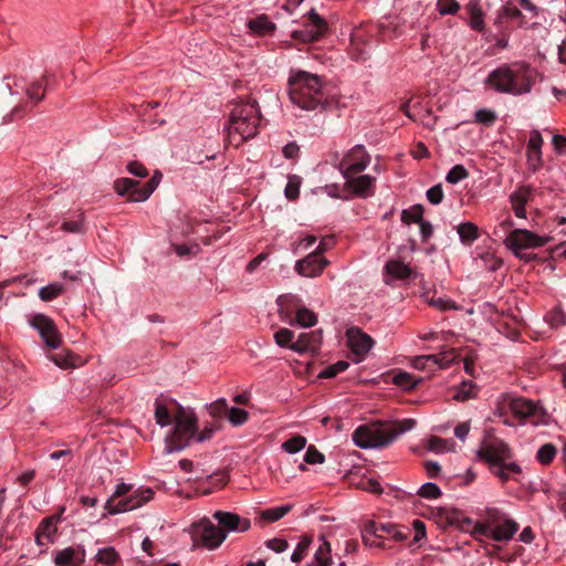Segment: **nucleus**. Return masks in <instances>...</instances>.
Returning a JSON list of instances; mask_svg holds the SVG:
<instances>
[{"label": "nucleus", "instance_id": "nucleus-1", "mask_svg": "<svg viewBox=\"0 0 566 566\" xmlns=\"http://www.w3.org/2000/svg\"><path fill=\"white\" fill-rule=\"evenodd\" d=\"M156 423L174 427L165 437V452L172 453L186 449L197 431L198 418L192 409L182 407L174 399L156 398L154 403Z\"/></svg>", "mask_w": 566, "mask_h": 566}, {"label": "nucleus", "instance_id": "nucleus-2", "mask_svg": "<svg viewBox=\"0 0 566 566\" xmlns=\"http://www.w3.org/2000/svg\"><path fill=\"white\" fill-rule=\"evenodd\" d=\"M289 95L294 105L305 111L323 108L327 101L322 77L306 71H296L290 75Z\"/></svg>", "mask_w": 566, "mask_h": 566}, {"label": "nucleus", "instance_id": "nucleus-3", "mask_svg": "<svg viewBox=\"0 0 566 566\" xmlns=\"http://www.w3.org/2000/svg\"><path fill=\"white\" fill-rule=\"evenodd\" d=\"M417 422L415 419H402L389 422H374L360 426L353 433L354 442L363 448H385L397 437L412 430Z\"/></svg>", "mask_w": 566, "mask_h": 566}, {"label": "nucleus", "instance_id": "nucleus-4", "mask_svg": "<svg viewBox=\"0 0 566 566\" xmlns=\"http://www.w3.org/2000/svg\"><path fill=\"white\" fill-rule=\"evenodd\" d=\"M478 457L489 464L490 471L504 484L513 474L522 472L515 462L506 463L513 457L512 450L502 439L489 434L485 436L478 450Z\"/></svg>", "mask_w": 566, "mask_h": 566}, {"label": "nucleus", "instance_id": "nucleus-5", "mask_svg": "<svg viewBox=\"0 0 566 566\" xmlns=\"http://www.w3.org/2000/svg\"><path fill=\"white\" fill-rule=\"evenodd\" d=\"M485 83L500 93L522 95L532 90L534 71L525 64H504L493 70Z\"/></svg>", "mask_w": 566, "mask_h": 566}, {"label": "nucleus", "instance_id": "nucleus-6", "mask_svg": "<svg viewBox=\"0 0 566 566\" xmlns=\"http://www.w3.org/2000/svg\"><path fill=\"white\" fill-rule=\"evenodd\" d=\"M260 122L261 115L255 101L235 103L227 126L229 143L239 147L245 140L256 136Z\"/></svg>", "mask_w": 566, "mask_h": 566}, {"label": "nucleus", "instance_id": "nucleus-7", "mask_svg": "<svg viewBox=\"0 0 566 566\" xmlns=\"http://www.w3.org/2000/svg\"><path fill=\"white\" fill-rule=\"evenodd\" d=\"M154 496L150 488H138L133 491V485L120 483L113 495L105 503L108 514H118L140 507Z\"/></svg>", "mask_w": 566, "mask_h": 566}, {"label": "nucleus", "instance_id": "nucleus-8", "mask_svg": "<svg viewBox=\"0 0 566 566\" xmlns=\"http://www.w3.org/2000/svg\"><path fill=\"white\" fill-rule=\"evenodd\" d=\"M551 240L552 238L548 235L541 237L530 230L514 229L505 238L504 244L516 258L524 262H531L535 260L536 255L532 253H523L522 250L543 247Z\"/></svg>", "mask_w": 566, "mask_h": 566}, {"label": "nucleus", "instance_id": "nucleus-9", "mask_svg": "<svg viewBox=\"0 0 566 566\" xmlns=\"http://www.w3.org/2000/svg\"><path fill=\"white\" fill-rule=\"evenodd\" d=\"M161 174H156L142 187L139 181L130 178H119L115 181L114 188L119 196H126L129 201L142 202L157 188Z\"/></svg>", "mask_w": 566, "mask_h": 566}, {"label": "nucleus", "instance_id": "nucleus-10", "mask_svg": "<svg viewBox=\"0 0 566 566\" xmlns=\"http://www.w3.org/2000/svg\"><path fill=\"white\" fill-rule=\"evenodd\" d=\"M524 24V15L521 10L507 3L502 6L496 11V17L494 19L493 25L497 29L501 38L497 41V45L501 48H505L507 45V38L510 32L517 27H523Z\"/></svg>", "mask_w": 566, "mask_h": 566}, {"label": "nucleus", "instance_id": "nucleus-11", "mask_svg": "<svg viewBox=\"0 0 566 566\" xmlns=\"http://www.w3.org/2000/svg\"><path fill=\"white\" fill-rule=\"evenodd\" d=\"M328 32V23L312 9L306 14V21L301 30H294L292 38L303 43H313L323 39Z\"/></svg>", "mask_w": 566, "mask_h": 566}, {"label": "nucleus", "instance_id": "nucleus-12", "mask_svg": "<svg viewBox=\"0 0 566 566\" xmlns=\"http://www.w3.org/2000/svg\"><path fill=\"white\" fill-rule=\"evenodd\" d=\"M370 163V156L363 145L353 147L339 163V170L345 178L363 172Z\"/></svg>", "mask_w": 566, "mask_h": 566}, {"label": "nucleus", "instance_id": "nucleus-13", "mask_svg": "<svg viewBox=\"0 0 566 566\" xmlns=\"http://www.w3.org/2000/svg\"><path fill=\"white\" fill-rule=\"evenodd\" d=\"M365 534H374L378 539L384 542L387 538H391L396 542H402L410 536L411 530L392 523L366 521Z\"/></svg>", "mask_w": 566, "mask_h": 566}, {"label": "nucleus", "instance_id": "nucleus-14", "mask_svg": "<svg viewBox=\"0 0 566 566\" xmlns=\"http://www.w3.org/2000/svg\"><path fill=\"white\" fill-rule=\"evenodd\" d=\"M29 323L38 331L39 335L49 348H57L60 346L62 338L51 317L44 314H35L31 317Z\"/></svg>", "mask_w": 566, "mask_h": 566}, {"label": "nucleus", "instance_id": "nucleus-15", "mask_svg": "<svg viewBox=\"0 0 566 566\" xmlns=\"http://www.w3.org/2000/svg\"><path fill=\"white\" fill-rule=\"evenodd\" d=\"M64 511L65 507L62 506L57 514L46 516L40 522L34 532V539L38 546H46L54 542L57 533V525L62 520Z\"/></svg>", "mask_w": 566, "mask_h": 566}, {"label": "nucleus", "instance_id": "nucleus-16", "mask_svg": "<svg viewBox=\"0 0 566 566\" xmlns=\"http://www.w3.org/2000/svg\"><path fill=\"white\" fill-rule=\"evenodd\" d=\"M195 535L209 548H217L226 539V532L208 520L195 526Z\"/></svg>", "mask_w": 566, "mask_h": 566}, {"label": "nucleus", "instance_id": "nucleus-17", "mask_svg": "<svg viewBox=\"0 0 566 566\" xmlns=\"http://www.w3.org/2000/svg\"><path fill=\"white\" fill-rule=\"evenodd\" d=\"M327 264L328 261L326 258L312 252L296 262L295 271L302 276L315 277L322 274Z\"/></svg>", "mask_w": 566, "mask_h": 566}, {"label": "nucleus", "instance_id": "nucleus-18", "mask_svg": "<svg viewBox=\"0 0 566 566\" xmlns=\"http://www.w3.org/2000/svg\"><path fill=\"white\" fill-rule=\"evenodd\" d=\"M346 335L348 346L352 352L359 357L358 360H360L374 345V339L357 327L349 328Z\"/></svg>", "mask_w": 566, "mask_h": 566}, {"label": "nucleus", "instance_id": "nucleus-19", "mask_svg": "<svg viewBox=\"0 0 566 566\" xmlns=\"http://www.w3.org/2000/svg\"><path fill=\"white\" fill-rule=\"evenodd\" d=\"M354 176L349 175L348 178H345V186L360 198L374 196L376 178L369 175Z\"/></svg>", "mask_w": 566, "mask_h": 566}, {"label": "nucleus", "instance_id": "nucleus-20", "mask_svg": "<svg viewBox=\"0 0 566 566\" xmlns=\"http://www.w3.org/2000/svg\"><path fill=\"white\" fill-rule=\"evenodd\" d=\"M323 339L322 329L313 331L310 333H301L298 338L291 349L296 353L317 352Z\"/></svg>", "mask_w": 566, "mask_h": 566}, {"label": "nucleus", "instance_id": "nucleus-21", "mask_svg": "<svg viewBox=\"0 0 566 566\" xmlns=\"http://www.w3.org/2000/svg\"><path fill=\"white\" fill-rule=\"evenodd\" d=\"M214 518L218 521L220 528L226 533L229 531L244 532L250 527V521L241 520L238 514L228 512H216Z\"/></svg>", "mask_w": 566, "mask_h": 566}, {"label": "nucleus", "instance_id": "nucleus-22", "mask_svg": "<svg viewBox=\"0 0 566 566\" xmlns=\"http://www.w3.org/2000/svg\"><path fill=\"white\" fill-rule=\"evenodd\" d=\"M84 560L85 551L81 547H66L54 555V563L57 566H81Z\"/></svg>", "mask_w": 566, "mask_h": 566}, {"label": "nucleus", "instance_id": "nucleus-23", "mask_svg": "<svg viewBox=\"0 0 566 566\" xmlns=\"http://www.w3.org/2000/svg\"><path fill=\"white\" fill-rule=\"evenodd\" d=\"M511 411L521 419L537 417L542 412V408L532 400L525 398H513L510 403Z\"/></svg>", "mask_w": 566, "mask_h": 566}, {"label": "nucleus", "instance_id": "nucleus-24", "mask_svg": "<svg viewBox=\"0 0 566 566\" xmlns=\"http://www.w3.org/2000/svg\"><path fill=\"white\" fill-rule=\"evenodd\" d=\"M282 321L294 325L292 313L301 306V300L293 294L280 295L276 300Z\"/></svg>", "mask_w": 566, "mask_h": 566}, {"label": "nucleus", "instance_id": "nucleus-25", "mask_svg": "<svg viewBox=\"0 0 566 566\" xmlns=\"http://www.w3.org/2000/svg\"><path fill=\"white\" fill-rule=\"evenodd\" d=\"M492 528V539L495 542H506L511 539L518 531V524L511 518H503Z\"/></svg>", "mask_w": 566, "mask_h": 566}, {"label": "nucleus", "instance_id": "nucleus-26", "mask_svg": "<svg viewBox=\"0 0 566 566\" xmlns=\"http://www.w3.org/2000/svg\"><path fill=\"white\" fill-rule=\"evenodd\" d=\"M52 76L53 75L46 71L40 80L32 82L28 86L27 95L31 102L36 104L44 98L46 86L49 85Z\"/></svg>", "mask_w": 566, "mask_h": 566}, {"label": "nucleus", "instance_id": "nucleus-27", "mask_svg": "<svg viewBox=\"0 0 566 566\" xmlns=\"http://www.w3.org/2000/svg\"><path fill=\"white\" fill-rule=\"evenodd\" d=\"M49 359L61 368H75L82 365L83 360L80 356L67 349H63L56 354H50Z\"/></svg>", "mask_w": 566, "mask_h": 566}, {"label": "nucleus", "instance_id": "nucleus-28", "mask_svg": "<svg viewBox=\"0 0 566 566\" xmlns=\"http://www.w3.org/2000/svg\"><path fill=\"white\" fill-rule=\"evenodd\" d=\"M467 9H468V12L470 15V21H469L470 27L478 32H483L485 29V25H484V13H483L481 6L478 3V1L471 0L468 3Z\"/></svg>", "mask_w": 566, "mask_h": 566}, {"label": "nucleus", "instance_id": "nucleus-29", "mask_svg": "<svg viewBox=\"0 0 566 566\" xmlns=\"http://www.w3.org/2000/svg\"><path fill=\"white\" fill-rule=\"evenodd\" d=\"M386 272L397 279V280H406L411 276V269L399 260H390L386 263L385 266Z\"/></svg>", "mask_w": 566, "mask_h": 566}, {"label": "nucleus", "instance_id": "nucleus-30", "mask_svg": "<svg viewBox=\"0 0 566 566\" xmlns=\"http://www.w3.org/2000/svg\"><path fill=\"white\" fill-rule=\"evenodd\" d=\"M248 27L252 32L259 35H264L275 30V24L272 23L265 15H260L255 19L249 20Z\"/></svg>", "mask_w": 566, "mask_h": 566}, {"label": "nucleus", "instance_id": "nucleus-31", "mask_svg": "<svg viewBox=\"0 0 566 566\" xmlns=\"http://www.w3.org/2000/svg\"><path fill=\"white\" fill-rule=\"evenodd\" d=\"M460 240L464 244H471L479 238V229L472 222H463L458 226Z\"/></svg>", "mask_w": 566, "mask_h": 566}, {"label": "nucleus", "instance_id": "nucleus-32", "mask_svg": "<svg viewBox=\"0 0 566 566\" xmlns=\"http://www.w3.org/2000/svg\"><path fill=\"white\" fill-rule=\"evenodd\" d=\"M228 474L226 472H217L208 476V486H201L202 494H210L218 489H222L228 483Z\"/></svg>", "mask_w": 566, "mask_h": 566}, {"label": "nucleus", "instance_id": "nucleus-33", "mask_svg": "<svg viewBox=\"0 0 566 566\" xmlns=\"http://www.w3.org/2000/svg\"><path fill=\"white\" fill-rule=\"evenodd\" d=\"M119 559V554L114 547L101 548L95 555V560L104 566H115Z\"/></svg>", "mask_w": 566, "mask_h": 566}, {"label": "nucleus", "instance_id": "nucleus-34", "mask_svg": "<svg viewBox=\"0 0 566 566\" xmlns=\"http://www.w3.org/2000/svg\"><path fill=\"white\" fill-rule=\"evenodd\" d=\"M295 322L302 327H311L317 323V317L311 310L300 306L295 311Z\"/></svg>", "mask_w": 566, "mask_h": 566}, {"label": "nucleus", "instance_id": "nucleus-35", "mask_svg": "<svg viewBox=\"0 0 566 566\" xmlns=\"http://www.w3.org/2000/svg\"><path fill=\"white\" fill-rule=\"evenodd\" d=\"M423 207L421 205H413L409 209H405L401 212V221L406 224L411 222L420 223L423 221Z\"/></svg>", "mask_w": 566, "mask_h": 566}, {"label": "nucleus", "instance_id": "nucleus-36", "mask_svg": "<svg viewBox=\"0 0 566 566\" xmlns=\"http://www.w3.org/2000/svg\"><path fill=\"white\" fill-rule=\"evenodd\" d=\"M478 515L483 520L482 522L493 528L496 524L502 522V513L495 507H485L480 510Z\"/></svg>", "mask_w": 566, "mask_h": 566}, {"label": "nucleus", "instance_id": "nucleus-37", "mask_svg": "<svg viewBox=\"0 0 566 566\" xmlns=\"http://www.w3.org/2000/svg\"><path fill=\"white\" fill-rule=\"evenodd\" d=\"M532 198V189L523 186L517 188L511 196L510 201L512 206L525 207Z\"/></svg>", "mask_w": 566, "mask_h": 566}, {"label": "nucleus", "instance_id": "nucleus-38", "mask_svg": "<svg viewBox=\"0 0 566 566\" xmlns=\"http://www.w3.org/2000/svg\"><path fill=\"white\" fill-rule=\"evenodd\" d=\"M64 291V287L60 283H52L49 284L39 291V297L44 301L49 302L54 298H56L59 295H61Z\"/></svg>", "mask_w": 566, "mask_h": 566}, {"label": "nucleus", "instance_id": "nucleus-39", "mask_svg": "<svg viewBox=\"0 0 566 566\" xmlns=\"http://www.w3.org/2000/svg\"><path fill=\"white\" fill-rule=\"evenodd\" d=\"M291 505H283L279 507H271L261 513V517L268 522H276L285 516L290 511Z\"/></svg>", "mask_w": 566, "mask_h": 566}, {"label": "nucleus", "instance_id": "nucleus-40", "mask_svg": "<svg viewBox=\"0 0 566 566\" xmlns=\"http://www.w3.org/2000/svg\"><path fill=\"white\" fill-rule=\"evenodd\" d=\"M209 415L217 421L228 413V402L224 398L218 399L207 406Z\"/></svg>", "mask_w": 566, "mask_h": 566}, {"label": "nucleus", "instance_id": "nucleus-41", "mask_svg": "<svg viewBox=\"0 0 566 566\" xmlns=\"http://www.w3.org/2000/svg\"><path fill=\"white\" fill-rule=\"evenodd\" d=\"M556 452L557 449L554 444L546 443L538 449L536 459L542 464H549L554 460Z\"/></svg>", "mask_w": 566, "mask_h": 566}, {"label": "nucleus", "instance_id": "nucleus-42", "mask_svg": "<svg viewBox=\"0 0 566 566\" xmlns=\"http://www.w3.org/2000/svg\"><path fill=\"white\" fill-rule=\"evenodd\" d=\"M469 177V171L463 165L453 166L446 176V181L452 185Z\"/></svg>", "mask_w": 566, "mask_h": 566}, {"label": "nucleus", "instance_id": "nucleus-43", "mask_svg": "<svg viewBox=\"0 0 566 566\" xmlns=\"http://www.w3.org/2000/svg\"><path fill=\"white\" fill-rule=\"evenodd\" d=\"M424 297H426V301L431 306L437 307L438 310H440L442 312L459 308V306L453 301H451L449 298H442V297L436 298L434 296L429 297L428 293L424 294Z\"/></svg>", "mask_w": 566, "mask_h": 566}, {"label": "nucleus", "instance_id": "nucleus-44", "mask_svg": "<svg viewBox=\"0 0 566 566\" xmlns=\"http://www.w3.org/2000/svg\"><path fill=\"white\" fill-rule=\"evenodd\" d=\"M294 332L289 328H280L274 333V340L280 347H287L291 349L293 345Z\"/></svg>", "mask_w": 566, "mask_h": 566}, {"label": "nucleus", "instance_id": "nucleus-45", "mask_svg": "<svg viewBox=\"0 0 566 566\" xmlns=\"http://www.w3.org/2000/svg\"><path fill=\"white\" fill-rule=\"evenodd\" d=\"M545 321L549 324L552 328H558L566 323L565 313L560 310V307L553 308L545 316Z\"/></svg>", "mask_w": 566, "mask_h": 566}, {"label": "nucleus", "instance_id": "nucleus-46", "mask_svg": "<svg viewBox=\"0 0 566 566\" xmlns=\"http://www.w3.org/2000/svg\"><path fill=\"white\" fill-rule=\"evenodd\" d=\"M305 446L306 439L303 436L297 434L286 440L282 444V449L289 453H296L301 451Z\"/></svg>", "mask_w": 566, "mask_h": 566}, {"label": "nucleus", "instance_id": "nucleus-47", "mask_svg": "<svg viewBox=\"0 0 566 566\" xmlns=\"http://www.w3.org/2000/svg\"><path fill=\"white\" fill-rule=\"evenodd\" d=\"M436 360H433V365H438L440 368H447L453 363L457 358V353L454 349L442 350L438 354H433Z\"/></svg>", "mask_w": 566, "mask_h": 566}, {"label": "nucleus", "instance_id": "nucleus-48", "mask_svg": "<svg viewBox=\"0 0 566 566\" xmlns=\"http://www.w3.org/2000/svg\"><path fill=\"white\" fill-rule=\"evenodd\" d=\"M301 178L296 175L290 176L285 187V197L289 200H295L300 196Z\"/></svg>", "mask_w": 566, "mask_h": 566}, {"label": "nucleus", "instance_id": "nucleus-49", "mask_svg": "<svg viewBox=\"0 0 566 566\" xmlns=\"http://www.w3.org/2000/svg\"><path fill=\"white\" fill-rule=\"evenodd\" d=\"M349 364L345 360H339L326 368H324L318 377L319 378H333L337 376L339 373L345 371L348 368Z\"/></svg>", "mask_w": 566, "mask_h": 566}, {"label": "nucleus", "instance_id": "nucleus-50", "mask_svg": "<svg viewBox=\"0 0 566 566\" xmlns=\"http://www.w3.org/2000/svg\"><path fill=\"white\" fill-rule=\"evenodd\" d=\"M331 545L327 541L323 539V543L315 553V559L319 566H328L331 564Z\"/></svg>", "mask_w": 566, "mask_h": 566}, {"label": "nucleus", "instance_id": "nucleus-51", "mask_svg": "<svg viewBox=\"0 0 566 566\" xmlns=\"http://www.w3.org/2000/svg\"><path fill=\"white\" fill-rule=\"evenodd\" d=\"M312 543V538L304 535L302 536L301 541L298 542L295 551L292 554V562L298 563L304 558L305 553L307 552L310 545Z\"/></svg>", "mask_w": 566, "mask_h": 566}, {"label": "nucleus", "instance_id": "nucleus-52", "mask_svg": "<svg viewBox=\"0 0 566 566\" xmlns=\"http://www.w3.org/2000/svg\"><path fill=\"white\" fill-rule=\"evenodd\" d=\"M227 415L233 426H241L249 419V413L245 410L235 407L228 409Z\"/></svg>", "mask_w": 566, "mask_h": 566}, {"label": "nucleus", "instance_id": "nucleus-53", "mask_svg": "<svg viewBox=\"0 0 566 566\" xmlns=\"http://www.w3.org/2000/svg\"><path fill=\"white\" fill-rule=\"evenodd\" d=\"M394 384L405 389H412L416 387L413 376L407 371H400L394 376Z\"/></svg>", "mask_w": 566, "mask_h": 566}, {"label": "nucleus", "instance_id": "nucleus-54", "mask_svg": "<svg viewBox=\"0 0 566 566\" xmlns=\"http://www.w3.org/2000/svg\"><path fill=\"white\" fill-rule=\"evenodd\" d=\"M219 429H220V424L218 423V421L207 424L200 432H198V430L196 431L195 437L191 439V441L192 440H197L198 442L207 441V440L211 439L213 433L216 431H218Z\"/></svg>", "mask_w": 566, "mask_h": 566}, {"label": "nucleus", "instance_id": "nucleus-55", "mask_svg": "<svg viewBox=\"0 0 566 566\" xmlns=\"http://www.w3.org/2000/svg\"><path fill=\"white\" fill-rule=\"evenodd\" d=\"M496 119V113L491 109L483 108L475 112V120L485 126H492Z\"/></svg>", "mask_w": 566, "mask_h": 566}, {"label": "nucleus", "instance_id": "nucleus-56", "mask_svg": "<svg viewBox=\"0 0 566 566\" xmlns=\"http://www.w3.org/2000/svg\"><path fill=\"white\" fill-rule=\"evenodd\" d=\"M418 495L424 499H438L441 495V490L434 483H424L417 492Z\"/></svg>", "mask_w": 566, "mask_h": 566}, {"label": "nucleus", "instance_id": "nucleus-57", "mask_svg": "<svg viewBox=\"0 0 566 566\" xmlns=\"http://www.w3.org/2000/svg\"><path fill=\"white\" fill-rule=\"evenodd\" d=\"M304 461L308 464H321L325 461V455L311 444L306 449Z\"/></svg>", "mask_w": 566, "mask_h": 566}, {"label": "nucleus", "instance_id": "nucleus-58", "mask_svg": "<svg viewBox=\"0 0 566 566\" xmlns=\"http://www.w3.org/2000/svg\"><path fill=\"white\" fill-rule=\"evenodd\" d=\"M437 6L441 14H455L460 10L455 0H438Z\"/></svg>", "mask_w": 566, "mask_h": 566}, {"label": "nucleus", "instance_id": "nucleus-59", "mask_svg": "<svg viewBox=\"0 0 566 566\" xmlns=\"http://www.w3.org/2000/svg\"><path fill=\"white\" fill-rule=\"evenodd\" d=\"M61 229L70 233H82L84 232V224L82 218L77 220H64L61 224Z\"/></svg>", "mask_w": 566, "mask_h": 566}, {"label": "nucleus", "instance_id": "nucleus-60", "mask_svg": "<svg viewBox=\"0 0 566 566\" xmlns=\"http://www.w3.org/2000/svg\"><path fill=\"white\" fill-rule=\"evenodd\" d=\"M426 196L430 203H432V205L441 203L443 200V197H444L442 186L439 184V185H436V186L429 188L427 190Z\"/></svg>", "mask_w": 566, "mask_h": 566}, {"label": "nucleus", "instance_id": "nucleus-61", "mask_svg": "<svg viewBox=\"0 0 566 566\" xmlns=\"http://www.w3.org/2000/svg\"><path fill=\"white\" fill-rule=\"evenodd\" d=\"M543 143H544V140H543L541 133L536 129L532 130L528 144H527V151H537V153L542 151Z\"/></svg>", "mask_w": 566, "mask_h": 566}, {"label": "nucleus", "instance_id": "nucleus-62", "mask_svg": "<svg viewBox=\"0 0 566 566\" xmlns=\"http://www.w3.org/2000/svg\"><path fill=\"white\" fill-rule=\"evenodd\" d=\"M471 534L475 538L488 537L492 539V528L483 522L474 523Z\"/></svg>", "mask_w": 566, "mask_h": 566}, {"label": "nucleus", "instance_id": "nucleus-63", "mask_svg": "<svg viewBox=\"0 0 566 566\" xmlns=\"http://www.w3.org/2000/svg\"><path fill=\"white\" fill-rule=\"evenodd\" d=\"M366 531V522L364 523L361 527V538L365 545L367 546H376L380 548H387L388 546L384 541L378 539L374 534H365Z\"/></svg>", "mask_w": 566, "mask_h": 566}, {"label": "nucleus", "instance_id": "nucleus-64", "mask_svg": "<svg viewBox=\"0 0 566 566\" xmlns=\"http://www.w3.org/2000/svg\"><path fill=\"white\" fill-rule=\"evenodd\" d=\"M526 155L530 169L538 171L543 167L542 151H527Z\"/></svg>", "mask_w": 566, "mask_h": 566}]
</instances>
